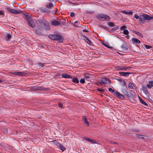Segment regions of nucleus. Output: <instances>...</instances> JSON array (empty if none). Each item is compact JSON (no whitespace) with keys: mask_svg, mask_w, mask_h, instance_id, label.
I'll use <instances>...</instances> for the list:
<instances>
[{"mask_svg":"<svg viewBox=\"0 0 153 153\" xmlns=\"http://www.w3.org/2000/svg\"><path fill=\"white\" fill-rule=\"evenodd\" d=\"M134 17L136 19H138L137 21L140 24H144L145 20L150 21L153 19V16H150L145 13H143L139 16L137 14H135Z\"/></svg>","mask_w":153,"mask_h":153,"instance_id":"obj_1","label":"nucleus"},{"mask_svg":"<svg viewBox=\"0 0 153 153\" xmlns=\"http://www.w3.org/2000/svg\"><path fill=\"white\" fill-rule=\"evenodd\" d=\"M38 21L40 26L43 29L46 30L50 29L49 23L45 19H41L38 20Z\"/></svg>","mask_w":153,"mask_h":153,"instance_id":"obj_2","label":"nucleus"},{"mask_svg":"<svg viewBox=\"0 0 153 153\" xmlns=\"http://www.w3.org/2000/svg\"><path fill=\"white\" fill-rule=\"evenodd\" d=\"M48 37L53 40L62 42L63 40L62 36L59 34H50L48 35Z\"/></svg>","mask_w":153,"mask_h":153,"instance_id":"obj_3","label":"nucleus"},{"mask_svg":"<svg viewBox=\"0 0 153 153\" xmlns=\"http://www.w3.org/2000/svg\"><path fill=\"white\" fill-rule=\"evenodd\" d=\"M96 17L98 19L102 21H109L110 19L108 15L104 14H98Z\"/></svg>","mask_w":153,"mask_h":153,"instance_id":"obj_4","label":"nucleus"},{"mask_svg":"<svg viewBox=\"0 0 153 153\" xmlns=\"http://www.w3.org/2000/svg\"><path fill=\"white\" fill-rule=\"evenodd\" d=\"M25 19L27 22L28 25L33 28L35 27V23L33 22V19L30 17L29 16L26 14H25Z\"/></svg>","mask_w":153,"mask_h":153,"instance_id":"obj_5","label":"nucleus"},{"mask_svg":"<svg viewBox=\"0 0 153 153\" xmlns=\"http://www.w3.org/2000/svg\"><path fill=\"white\" fill-rule=\"evenodd\" d=\"M6 9L7 10V11L14 14H21L23 13L21 11H19L13 9L7 6L6 7Z\"/></svg>","mask_w":153,"mask_h":153,"instance_id":"obj_6","label":"nucleus"},{"mask_svg":"<svg viewBox=\"0 0 153 153\" xmlns=\"http://www.w3.org/2000/svg\"><path fill=\"white\" fill-rule=\"evenodd\" d=\"M40 10L41 12L42 13H48L50 12H52V13H53V14H56V10H55V12H52L51 11V10H50L49 9H47L46 8H44L43 7L41 8H40Z\"/></svg>","mask_w":153,"mask_h":153,"instance_id":"obj_7","label":"nucleus"},{"mask_svg":"<svg viewBox=\"0 0 153 153\" xmlns=\"http://www.w3.org/2000/svg\"><path fill=\"white\" fill-rule=\"evenodd\" d=\"M101 81L102 84L105 85L106 84H110L111 82L110 80L106 77L102 78L101 79Z\"/></svg>","mask_w":153,"mask_h":153,"instance_id":"obj_8","label":"nucleus"},{"mask_svg":"<svg viewBox=\"0 0 153 153\" xmlns=\"http://www.w3.org/2000/svg\"><path fill=\"white\" fill-rule=\"evenodd\" d=\"M114 95L122 100L125 99V98L123 96V95L119 93L117 91H115V92L114 94Z\"/></svg>","mask_w":153,"mask_h":153,"instance_id":"obj_9","label":"nucleus"},{"mask_svg":"<svg viewBox=\"0 0 153 153\" xmlns=\"http://www.w3.org/2000/svg\"><path fill=\"white\" fill-rule=\"evenodd\" d=\"M13 74L19 76H24L26 75L27 73H26L22 72H15L13 73Z\"/></svg>","mask_w":153,"mask_h":153,"instance_id":"obj_10","label":"nucleus"},{"mask_svg":"<svg viewBox=\"0 0 153 153\" xmlns=\"http://www.w3.org/2000/svg\"><path fill=\"white\" fill-rule=\"evenodd\" d=\"M128 98H131L132 99H134L136 98L135 94L133 90H131L130 91V94H128V96H127Z\"/></svg>","mask_w":153,"mask_h":153,"instance_id":"obj_11","label":"nucleus"},{"mask_svg":"<svg viewBox=\"0 0 153 153\" xmlns=\"http://www.w3.org/2000/svg\"><path fill=\"white\" fill-rule=\"evenodd\" d=\"M32 88L34 90L45 91L46 89L43 88L42 87L38 86L33 87Z\"/></svg>","mask_w":153,"mask_h":153,"instance_id":"obj_12","label":"nucleus"},{"mask_svg":"<svg viewBox=\"0 0 153 153\" xmlns=\"http://www.w3.org/2000/svg\"><path fill=\"white\" fill-rule=\"evenodd\" d=\"M82 120L83 122L86 125V126H89V123L87 121V118L85 116H82Z\"/></svg>","mask_w":153,"mask_h":153,"instance_id":"obj_13","label":"nucleus"},{"mask_svg":"<svg viewBox=\"0 0 153 153\" xmlns=\"http://www.w3.org/2000/svg\"><path fill=\"white\" fill-rule=\"evenodd\" d=\"M119 74L121 76L126 77L128 76L129 75L131 74V73L129 72H120Z\"/></svg>","mask_w":153,"mask_h":153,"instance_id":"obj_14","label":"nucleus"},{"mask_svg":"<svg viewBox=\"0 0 153 153\" xmlns=\"http://www.w3.org/2000/svg\"><path fill=\"white\" fill-rule=\"evenodd\" d=\"M51 24L55 26H58L61 25V22L57 20H54L52 21Z\"/></svg>","mask_w":153,"mask_h":153,"instance_id":"obj_15","label":"nucleus"},{"mask_svg":"<svg viewBox=\"0 0 153 153\" xmlns=\"http://www.w3.org/2000/svg\"><path fill=\"white\" fill-rule=\"evenodd\" d=\"M128 89L126 87V88H123L121 90L122 92L125 94L127 97L128 96Z\"/></svg>","mask_w":153,"mask_h":153,"instance_id":"obj_16","label":"nucleus"},{"mask_svg":"<svg viewBox=\"0 0 153 153\" xmlns=\"http://www.w3.org/2000/svg\"><path fill=\"white\" fill-rule=\"evenodd\" d=\"M84 139L88 141L89 142L91 143H96L97 142L94 139H91L88 137H84L83 138Z\"/></svg>","mask_w":153,"mask_h":153,"instance_id":"obj_17","label":"nucleus"},{"mask_svg":"<svg viewBox=\"0 0 153 153\" xmlns=\"http://www.w3.org/2000/svg\"><path fill=\"white\" fill-rule=\"evenodd\" d=\"M123 50L125 51H127L128 50V48L127 47V45L125 43H123L121 46Z\"/></svg>","mask_w":153,"mask_h":153,"instance_id":"obj_18","label":"nucleus"},{"mask_svg":"<svg viewBox=\"0 0 153 153\" xmlns=\"http://www.w3.org/2000/svg\"><path fill=\"white\" fill-rule=\"evenodd\" d=\"M147 88H148L147 85L146 86V85H143L142 86L143 91L144 93L146 95L148 94V93Z\"/></svg>","mask_w":153,"mask_h":153,"instance_id":"obj_19","label":"nucleus"},{"mask_svg":"<svg viewBox=\"0 0 153 153\" xmlns=\"http://www.w3.org/2000/svg\"><path fill=\"white\" fill-rule=\"evenodd\" d=\"M132 41L133 44H135V43L140 44L141 43V42L140 40L135 38H132Z\"/></svg>","mask_w":153,"mask_h":153,"instance_id":"obj_20","label":"nucleus"},{"mask_svg":"<svg viewBox=\"0 0 153 153\" xmlns=\"http://www.w3.org/2000/svg\"><path fill=\"white\" fill-rule=\"evenodd\" d=\"M62 77L65 78H72V77L69 74L66 73L63 74L62 75Z\"/></svg>","mask_w":153,"mask_h":153,"instance_id":"obj_21","label":"nucleus"},{"mask_svg":"<svg viewBox=\"0 0 153 153\" xmlns=\"http://www.w3.org/2000/svg\"><path fill=\"white\" fill-rule=\"evenodd\" d=\"M42 29L39 28H38L35 30V32L36 34L38 35H42Z\"/></svg>","mask_w":153,"mask_h":153,"instance_id":"obj_22","label":"nucleus"},{"mask_svg":"<svg viewBox=\"0 0 153 153\" xmlns=\"http://www.w3.org/2000/svg\"><path fill=\"white\" fill-rule=\"evenodd\" d=\"M147 87L149 88H150L153 87V80L149 82V84L147 85Z\"/></svg>","mask_w":153,"mask_h":153,"instance_id":"obj_23","label":"nucleus"},{"mask_svg":"<svg viewBox=\"0 0 153 153\" xmlns=\"http://www.w3.org/2000/svg\"><path fill=\"white\" fill-rule=\"evenodd\" d=\"M139 98L140 101V102L143 104V105L148 106V104L143 100L141 97H139Z\"/></svg>","mask_w":153,"mask_h":153,"instance_id":"obj_24","label":"nucleus"},{"mask_svg":"<svg viewBox=\"0 0 153 153\" xmlns=\"http://www.w3.org/2000/svg\"><path fill=\"white\" fill-rule=\"evenodd\" d=\"M90 75H91V74H85L84 75V77H85V79L88 80H91V77Z\"/></svg>","mask_w":153,"mask_h":153,"instance_id":"obj_25","label":"nucleus"},{"mask_svg":"<svg viewBox=\"0 0 153 153\" xmlns=\"http://www.w3.org/2000/svg\"><path fill=\"white\" fill-rule=\"evenodd\" d=\"M72 79V82L75 83H78L79 82V81L77 77L73 78Z\"/></svg>","mask_w":153,"mask_h":153,"instance_id":"obj_26","label":"nucleus"},{"mask_svg":"<svg viewBox=\"0 0 153 153\" xmlns=\"http://www.w3.org/2000/svg\"><path fill=\"white\" fill-rule=\"evenodd\" d=\"M84 40L87 42V43L90 45L92 44V42L89 40L87 36H84Z\"/></svg>","mask_w":153,"mask_h":153,"instance_id":"obj_27","label":"nucleus"},{"mask_svg":"<svg viewBox=\"0 0 153 153\" xmlns=\"http://www.w3.org/2000/svg\"><path fill=\"white\" fill-rule=\"evenodd\" d=\"M135 136L138 139L142 140H145V138L142 135L136 134Z\"/></svg>","mask_w":153,"mask_h":153,"instance_id":"obj_28","label":"nucleus"},{"mask_svg":"<svg viewBox=\"0 0 153 153\" xmlns=\"http://www.w3.org/2000/svg\"><path fill=\"white\" fill-rule=\"evenodd\" d=\"M52 3H49L48 4H47L46 5V7L50 9H52L53 8V5H52Z\"/></svg>","mask_w":153,"mask_h":153,"instance_id":"obj_29","label":"nucleus"},{"mask_svg":"<svg viewBox=\"0 0 153 153\" xmlns=\"http://www.w3.org/2000/svg\"><path fill=\"white\" fill-rule=\"evenodd\" d=\"M52 142L53 143L54 145L57 146L58 147H59L60 145L61 144L57 142L56 140H54L52 141Z\"/></svg>","mask_w":153,"mask_h":153,"instance_id":"obj_30","label":"nucleus"},{"mask_svg":"<svg viewBox=\"0 0 153 153\" xmlns=\"http://www.w3.org/2000/svg\"><path fill=\"white\" fill-rule=\"evenodd\" d=\"M115 70L117 71L122 70V66H116L114 67Z\"/></svg>","mask_w":153,"mask_h":153,"instance_id":"obj_31","label":"nucleus"},{"mask_svg":"<svg viewBox=\"0 0 153 153\" xmlns=\"http://www.w3.org/2000/svg\"><path fill=\"white\" fill-rule=\"evenodd\" d=\"M12 35L11 34L7 33V36H6V40L7 41H9Z\"/></svg>","mask_w":153,"mask_h":153,"instance_id":"obj_32","label":"nucleus"},{"mask_svg":"<svg viewBox=\"0 0 153 153\" xmlns=\"http://www.w3.org/2000/svg\"><path fill=\"white\" fill-rule=\"evenodd\" d=\"M102 44L103 45H104L105 46H106V47L109 49H112L113 48L112 47L110 46H109V44H107L106 43H104L102 42Z\"/></svg>","mask_w":153,"mask_h":153,"instance_id":"obj_33","label":"nucleus"},{"mask_svg":"<svg viewBox=\"0 0 153 153\" xmlns=\"http://www.w3.org/2000/svg\"><path fill=\"white\" fill-rule=\"evenodd\" d=\"M60 149L62 151H64L66 149L62 144H61L59 147Z\"/></svg>","mask_w":153,"mask_h":153,"instance_id":"obj_34","label":"nucleus"},{"mask_svg":"<svg viewBox=\"0 0 153 153\" xmlns=\"http://www.w3.org/2000/svg\"><path fill=\"white\" fill-rule=\"evenodd\" d=\"M66 20L63 19H61L60 20V22H61V25H64L66 24Z\"/></svg>","mask_w":153,"mask_h":153,"instance_id":"obj_35","label":"nucleus"},{"mask_svg":"<svg viewBox=\"0 0 153 153\" xmlns=\"http://www.w3.org/2000/svg\"><path fill=\"white\" fill-rule=\"evenodd\" d=\"M134 85L132 84L131 82H129L128 83V88L130 89H134L133 88V87L134 86Z\"/></svg>","mask_w":153,"mask_h":153,"instance_id":"obj_36","label":"nucleus"},{"mask_svg":"<svg viewBox=\"0 0 153 153\" xmlns=\"http://www.w3.org/2000/svg\"><path fill=\"white\" fill-rule=\"evenodd\" d=\"M123 33L125 35H127V36H129L128 35L129 34V32L127 30L124 29L123 30Z\"/></svg>","mask_w":153,"mask_h":153,"instance_id":"obj_37","label":"nucleus"},{"mask_svg":"<svg viewBox=\"0 0 153 153\" xmlns=\"http://www.w3.org/2000/svg\"><path fill=\"white\" fill-rule=\"evenodd\" d=\"M98 26L99 27H100V28H102L106 30H108V28L106 27H105L104 26H103L102 25H99Z\"/></svg>","mask_w":153,"mask_h":153,"instance_id":"obj_38","label":"nucleus"},{"mask_svg":"<svg viewBox=\"0 0 153 153\" xmlns=\"http://www.w3.org/2000/svg\"><path fill=\"white\" fill-rule=\"evenodd\" d=\"M108 25L110 27H112L114 26V23L112 22H109L108 23Z\"/></svg>","mask_w":153,"mask_h":153,"instance_id":"obj_39","label":"nucleus"},{"mask_svg":"<svg viewBox=\"0 0 153 153\" xmlns=\"http://www.w3.org/2000/svg\"><path fill=\"white\" fill-rule=\"evenodd\" d=\"M97 90L99 92L103 93V92L105 91L102 89H101L99 88H97Z\"/></svg>","mask_w":153,"mask_h":153,"instance_id":"obj_40","label":"nucleus"},{"mask_svg":"<svg viewBox=\"0 0 153 153\" xmlns=\"http://www.w3.org/2000/svg\"><path fill=\"white\" fill-rule=\"evenodd\" d=\"M108 91L111 92L112 93H113V94L114 95V94L115 92L113 89H112L111 88H108Z\"/></svg>","mask_w":153,"mask_h":153,"instance_id":"obj_41","label":"nucleus"},{"mask_svg":"<svg viewBox=\"0 0 153 153\" xmlns=\"http://www.w3.org/2000/svg\"><path fill=\"white\" fill-rule=\"evenodd\" d=\"M136 34L138 36H139L140 37H141L142 38L143 37V35L142 33H140L139 32H137V33H136Z\"/></svg>","mask_w":153,"mask_h":153,"instance_id":"obj_42","label":"nucleus"},{"mask_svg":"<svg viewBox=\"0 0 153 153\" xmlns=\"http://www.w3.org/2000/svg\"><path fill=\"white\" fill-rule=\"evenodd\" d=\"M121 85L123 86H125L126 87V83L125 81L123 79V81L122 82Z\"/></svg>","mask_w":153,"mask_h":153,"instance_id":"obj_43","label":"nucleus"},{"mask_svg":"<svg viewBox=\"0 0 153 153\" xmlns=\"http://www.w3.org/2000/svg\"><path fill=\"white\" fill-rule=\"evenodd\" d=\"M119 27L118 25H117L116 26H115L114 27L112 30V31H113L114 30H117Z\"/></svg>","mask_w":153,"mask_h":153,"instance_id":"obj_44","label":"nucleus"},{"mask_svg":"<svg viewBox=\"0 0 153 153\" xmlns=\"http://www.w3.org/2000/svg\"><path fill=\"white\" fill-rule=\"evenodd\" d=\"M37 64L38 65V66L41 68H42L44 66V64L41 62L38 63Z\"/></svg>","mask_w":153,"mask_h":153,"instance_id":"obj_45","label":"nucleus"},{"mask_svg":"<svg viewBox=\"0 0 153 153\" xmlns=\"http://www.w3.org/2000/svg\"><path fill=\"white\" fill-rule=\"evenodd\" d=\"M80 82L82 84H84L85 83V79L84 78H82L80 80Z\"/></svg>","mask_w":153,"mask_h":153,"instance_id":"obj_46","label":"nucleus"},{"mask_svg":"<svg viewBox=\"0 0 153 153\" xmlns=\"http://www.w3.org/2000/svg\"><path fill=\"white\" fill-rule=\"evenodd\" d=\"M144 46L145 47V48L147 49H150L152 48V47L151 46L146 45H144Z\"/></svg>","mask_w":153,"mask_h":153,"instance_id":"obj_47","label":"nucleus"},{"mask_svg":"<svg viewBox=\"0 0 153 153\" xmlns=\"http://www.w3.org/2000/svg\"><path fill=\"white\" fill-rule=\"evenodd\" d=\"M129 68L127 67H125L122 66V70H124V71H126Z\"/></svg>","mask_w":153,"mask_h":153,"instance_id":"obj_48","label":"nucleus"},{"mask_svg":"<svg viewBox=\"0 0 153 153\" xmlns=\"http://www.w3.org/2000/svg\"><path fill=\"white\" fill-rule=\"evenodd\" d=\"M3 131L4 133H7V128H4L3 129Z\"/></svg>","mask_w":153,"mask_h":153,"instance_id":"obj_49","label":"nucleus"},{"mask_svg":"<svg viewBox=\"0 0 153 153\" xmlns=\"http://www.w3.org/2000/svg\"><path fill=\"white\" fill-rule=\"evenodd\" d=\"M58 105L59 106V107L61 108H63V105L61 103H58Z\"/></svg>","mask_w":153,"mask_h":153,"instance_id":"obj_50","label":"nucleus"},{"mask_svg":"<svg viewBox=\"0 0 153 153\" xmlns=\"http://www.w3.org/2000/svg\"><path fill=\"white\" fill-rule=\"evenodd\" d=\"M75 15L74 13L73 12L71 13V15L70 16L71 17H73L75 16Z\"/></svg>","mask_w":153,"mask_h":153,"instance_id":"obj_51","label":"nucleus"},{"mask_svg":"<svg viewBox=\"0 0 153 153\" xmlns=\"http://www.w3.org/2000/svg\"><path fill=\"white\" fill-rule=\"evenodd\" d=\"M126 28V26L125 25H123L121 27L120 29H124Z\"/></svg>","mask_w":153,"mask_h":153,"instance_id":"obj_52","label":"nucleus"},{"mask_svg":"<svg viewBox=\"0 0 153 153\" xmlns=\"http://www.w3.org/2000/svg\"><path fill=\"white\" fill-rule=\"evenodd\" d=\"M102 84L101 83V82H98L97 83H96V84L98 86H100V85H102Z\"/></svg>","mask_w":153,"mask_h":153,"instance_id":"obj_53","label":"nucleus"},{"mask_svg":"<svg viewBox=\"0 0 153 153\" xmlns=\"http://www.w3.org/2000/svg\"><path fill=\"white\" fill-rule=\"evenodd\" d=\"M121 12L123 13L128 15V11L124 10V11H122Z\"/></svg>","mask_w":153,"mask_h":153,"instance_id":"obj_54","label":"nucleus"},{"mask_svg":"<svg viewBox=\"0 0 153 153\" xmlns=\"http://www.w3.org/2000/svg\"><path fill=\"white\" fill-rule=\"evenodd\" d=\"M133 13V12H132L131 11H129L128 12V14L132 15Z\"/></svg>","mask_w":153,"mask_h":153,"instance_id":"obj_55","label":"nucleus"},{"mask_svg":"<svg viewBox=\"0 0 153 153\" xmlns=\"http://www.w3.org/2000/svg\"><path fill=\"white\" fill-rule=\"evenodd\" d=\"M117 79L118 81H119L120 82H121L123 81V80L120 78Z\"/></svg>","mask_w":153,"mask_h":153,"instance_id":"obj_56","label":"nucleus"},{"mask_svg":"<svg viewBox=\"0 0 153 153\" xmlns=\"http://www.w3.org/2000/svg\"><path fill=\"white\" fill-rule=\"evenodd\" d=\"M4 13L2 11H0V15H3Z\"/></svg>","mask_w":153,"mask_h":153,"instance_id":"obj_57","label":"nucleus"},{"mask_svg":"<svg viewBox=\"0 0 153 153\" xmlns=\"http://www.w3.org/2000/svg\"><path fill=\"white\" fill-rule=\"evenodd\" d=\"M82 31L83 32H88V30H85V29H84V30H82Z\"/></svg>","mask_w":153,"mask_h":153,"instance_id":"obj_58","label":"nucleus"},{"mask_svg":"<svg viewBox=\"0 0 153 153\" xmlns=\"http://www.w3.org/2000/svg\"><path fill=\"white\" fill-rule=\"evenodd\" d=\"M49 1H53L55 2L56 1V0H48Z\"/></svg>","mask_w":153,"mask_h":153,"instance_id":"obj_59","label":"nucleus"},{"mask_svg":"<svg viewBox=\"0 0 153 153\" xmlns=\"http://www.w3.org/2000/svg\"><path fill=\"white\" fill-rule=\"evenodd\" d=\"M131 131H135V132H137L138 131L137 129H135L134 130H132Z\"/></svg>","mask_w":153,"mask_h":153,"instance_id":"obj_60","label":"nucleus"},{"mask_svg":"<svg viewBox=\"0 0 153 153\" xmlns=\"http://www.w3.org/2000/svg\"><path fill=\"white\" fill-rule=\"evenodd\" d=\"M132 31L133 33H135V34L136 33H137V31H135V30H133Z\"/></svg>","mask_w":153,"mask_h":153,"instance_id":"obj_61","label":"nucleus"},{"mask_svg":"<svg viewBox=\"0 0 153 153\" xmlns=\"http://www.w3.org/2000/svg\"><path fill=\"white\" fill-rule=\"evenodd\" d=\"M111 143L112 144H116V143L115 142H111Z\"/></svg>","mask_w":153,"mask_h":153,"instance_id":"obj_62","label":"nucleus"},{"mask_svg":"<svg viewBox=\"0 0 153 153\" xmlns=\"http://www.w3.org/2000/svg\"><path fill=\"white\" fill-rule=\"evenodd\" d=\"M78 21H75V22H74V23H76H76H78Z\"/></svg>","mask_w":153,"mask_h":153,"instance_id":"obj_63","label":"nucleus"},{"mask_svg":"<svg viewBox=\"0 0 153 153\" xmlns=\"http://www.w3.org/2000/svg\"><path fill=\"white\" fill-rule=\"evenodd\" d=\"M2 82L3 81L1 80H0V83Z\"/></svg>","mask_w":153,"mask_h":153,"instance_id":"obj_64","label":"nucleus"}]
</instances>
